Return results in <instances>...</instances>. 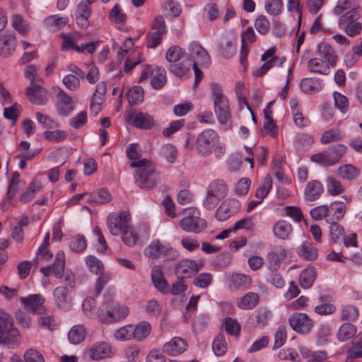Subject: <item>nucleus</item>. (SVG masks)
<instances>
[{"mask_svg":"<svg viewBox=\"0 0 362 362\" xmlns=\"http://www.w3.org/2000/svg\"><path fill=\"white\" fill-rule=\"evenodd\" d=\"M16 37L13 35H0V54L6 57L15 50Z\"/></svg>","mask_w":362,"mask_h":362,"instance_id":"nucleus-26","label":"nucleus"},{"mask_svg":"<svg viewBox=\"0 0 362 362\" xmlns=\"http://www.w3.org/2000/svg\"><path fill=\"white\" fill-rule=\"evenodd\" d=\"M191 62H188L187 64H183V63H175L170 64L169 66V70L176 76L181 78H187L190 76L191 72L189 67Z\"/></svg>","mask_w":362,"mask_h":362,"instance_id":"nucleus-37","label":"nucleus"},{"mask_svg":"<svg viewBox=\"0 0 362 362\" xmlns=\"http://www.w3.org/2000/svg\"><path fill=\"white\" fill-rule=\"evenodd\" d=\"M25 93L29 100L35 105H45L48 100V91L39 83L30 84L27 87Z\"/></svg>","mask_w":362,"mask_h":362,"instance_id":"nucleus-13","label":"nucleus"},{"mask_svg":"<svg viewBox=\"0 0 362 362\" xmlns=\"http://www.w3.org/2000/svg\"><path fill=\"white\" fill-rule=\"evenodd\" d=\"M111 200V195L106 189H100L88 194V202L94 204H103Z\"/></svg>","mask_w":362,"mask_h":362,"instance_id":"nucleus-34","label":"nucleus"},{"mask_svg":"<svg viewBox=\"0 0 362 362\" xmlns=\"http://www.w3.org/2000/svg\"><path fill=\"white\" fill-rule=\"evenodd\" d=\"M240 208V204L236 199H227L223 201L216 212V217L220 221H223L236 214Z\"/></svg>","mask_w":362,"mask_h":362,"instance_id":"nucleus-11","label":"nucleus"},{"mask_svg":"<svg viewBox=\"0 0 362 362\" xmlns=\"http://www.w3.org/2000/svg\"><path fill=\"white\" fill-rule=\"evenodd\" d=\"M70 248L75 252H81L86 248V242L84 236L78 235L70 242Z\"/></svg>","mask_w":362,"mask_h":362,"instance_id":"nucleus-63","label":"nucleus"},{"mask_svg":"<svg viewBox=\"0 0 362 362\" xmlns=\"http://www.w3.org/2000/svg\"><path fill=\"white\" fill-rule=\"evenodd\" d=\"M292 230L293 228L291 224L285 220L279 221L273 226L274 235L282 240L287 239Z\"/></svg>","mask_w":362,"mask_h":362,"instance_id":"nucleus-31","label":"nucleus"},{"mask_svg":"<svg viewBox=\"0 0 362 362\" xmlns=\"http://www.w3.org/2000/svg\"><path fill=\"white\" fill-rule=\"evenodd\" d=\"M189 62L200 66H207L210 63V57L207 51L199 43L193 42L189 46Z\"/></svg>","mask_w":362,"mask_h":362,"instance_id":"nucleus-10","label":"nucleus"},{"mask_svg":"<svg viewBox=\"0 0 362 362\" xmlns=\"http://www.w3.org/2000/svg\"><path fill=\"white\" fill-rule=\"evenodd\" d=\"M151 331V325L146 321L140 322L133 325L134 339L137 341H142L146 339Z\"/></svg>","mask_w":362,"mask_h":362,"instance_id":"nucleus-36","label":"nucleus"},{"mask_svg":"<svg viewBox=\"0 0 362 362\" xmlns=\"http://www.w3.org/2000/svg\"><path fill=\"white\" fill-rule=\"evenodd\" d=\"M207 192L223 199L228 193V186L223 180H215L209 185Z\"/></svg>","mask_w":362,"mask_h":362,"instance_id":"nucleus-29","label":"nucleus"},{"mask_svg":"<svg viewBox=\"0 0 362 362\" xmlns=\"http://www.w3.org/2000/svg\"><path fill=\"white\" fill-rule=\"evenodd\" d=\"M329 212V206L327 205H320L311 209L310 215L313 219L318 221L324 218H327Z\"/></svg>","mask_w":362,"mask_h":362,"instance_id":"nucleus-61","label":"nucleus"},{"mask_svg":"<svg viewBox=\"0 0 362 362\" xmlns=\"http://www.w3.org/2000/svg\"><path fill=\"white\" fill-rule=\"evenodd\" d=\"M129 124L142 129H151L155 122L152 116L142 112H131L128 115Z\"/></svg>","mask_w":362,"mask_h":362,"instance_id":"nucleus-12","label":"nucleus"},{"mask_svg":"<svg viewBox=\"0 0 362 362\" xmlns=\"http://www.w3.org/2000/svg\"><path fill=\"white\" fill-rule=\"evenodd\" d=\"M316 55L322 59H324V61L327 62L330 66L336 65L337 55L334 49L327 43L322 42L318 45Z\"/></svg>","mask_w":362,"mask_h":362,"instance_id":"nucleus-21","label":"nucleus"},{"mask_svg":"<svg viewBox=\"0 0 362 362\" xmlns=\"http://www.w3.org/2000/svg\"><path fill=\"white\" fill-rule=\"evenodd\" d=\"M131 225L129 215L125 211L110 214L107 218V226L113 235H121Z\"/></svg>","mask_w":362,"mask_h":362,"instance_id":"nucleus-8","label":"nucleus"},{"mask_svg":"<svg viewBox=\"0 0 362 362\" xmlns=\"http://www.w3.org/2000/svg\"><path fill=\"white\" fill-rule=\"evenodd\" d=\"M358 6H356L354 0H339L337 5L334 8V13L336 15H340L346 10L358 11Z\"/></svg>","mask_w":362,"mask_h":362,"instance_id":"nucleus-49","label":"nucleus"},{"mask_svg":"<svg viewBox=\"0 0 362 362\" xmlns=\"http://www.w3.org/2000/svg\"><path fill=\"white\" fill-rule=\"evenodd\" d=\"M337 173L342 180L351 182L359 177L361 170L352 164H344L338 168Z\"/></svg>","mask_w":362,"mask_h":362,"instance_id":"nucleus-23","label":"nucleus"},{"mask_svg":"<svg viewBox=\"0 0 362 362\" xmlns=\"http://www.w3.org/2000/svg\"><path fill=\"white\" fill-rule=\"evenodd\" d=\"M57 107L59 114L63 116H68L74 107L71 98L60 89L57 93Z\"/></svg>","mask_w":362,"mask_h":362,"instance_id":"nucleus-18","label":"nucleus"},{"mask_svg":"<svg viewBox=\"0 0 362 362\" xmlns=\"http://www.w3.org/2000/svg\"><path fill=\"white\" fill-rule=\"evenodd\" d=\"M317 272L313 267H308L302 271L299 276L300 285L303 288H309L313 284Z\"/></svg>","mask_w":362,"mask_h":362,"instance_id":"nucleus-33","label":"nucleus"},{"mask_svg":"<svg viewBox=\"0 0 362 362\" xmlns=\"http://www.w3.org/2000/svg\"><path fill=\"white\" fill-rule=\"evenodd\" d=\"M132 168H138L136 171V182L143 189L154 188L160 180V175L155 170L154 166L147 159H140L131 163Z\"/></svg>","mask_w":362,"mask_h":362,"instance_id":"nucleus-2","label":"nucleus"},{"mask_svg":"<svg viewBox=\"0 0 362 362\" xmlns=\"http://www.w3.org/2000/svg\"><path fill=\"white\" fill-rule=\"evenodd\" d=\"M128 103L130 105H136L144 100V89L141 86H135L127 93Z\"/></svg>","mask_w":362,"mask_h":362,"instance_id":"nucleus-40","label":"nucleus"},{"mask_svg":"<svg viewBox=\"0 0 362 362\" xmlns=\"http://www.w3.org/2000/svg\"><path fill=\"white\" fill-rule=\"evenodd\" d=\"M71 291L69 287L59 286L57 287L53 293L54 300L60 308H64L69 302V293Z\"/></svg>","mask_w":362,"mask_h":362,"instance_id":"nucleus-35","label":"nucleus"},{"mask_svg":"<svg viewBox=\"0 0 362 362\" xmlns=\"http://www.w3.org/2000/svg\"><path fill=\"white\" fill-rule=\"evenodd\" d=\"M85 329L81 325L74 326L68 333L69 341L73 344H78L84 340Z\"/></svg>","mask_w":362,"mask_h":362,"instance_id":"nucleus-39","label":"nucleus"},{"mask_svg":"<svg viewBox=\"0 0 362 362\" xmlns=\"http://www.w3.org/2000/svg\"><path fill=\"white\" fill-rule=\"evenodd\" d=\"M300 353L307 362H323L327 358V354L325 351H312L305 346L299 347Z\"/></svg>","mask_w":362,"mask_h":362,"instance_id":"nucleus-28","label":"nucleus"},{"mask_svg":"<svg viewBox=\"0 0 362 362\" xmlns=\"http://www.w3.org/2000/svg\"><path fill=\"white\" fill-rule=\"evenodd\" d=\"M329 211L326 221L328 223H336L344 217L346 206L343 202H334L329 206Z\"/></svg>","mask_w":362,"mask_h":362,"instance_id":"nucleus-24","label":"nucleus"},{"mask_svg":"<svg viewBox=\"0 0 362 362\" xmlns=\"http://www.w3.org/2000/svg\"><path fill=\"white\" fill-rule=\"evenodd\" d=\"M167 82L165 71L164 69L158 67V73L152 78L151 84L154 89L162 88Z\"/></svg>","mask_w":362,"mask_h":362,"instance_id":"nucleus-51","label":"nucleus"},{"mask_svg":"<svg viewBox=\"0 0 362 362\" xmlns=\"http://www.w3.org/2000/svg\"><path fill=\"white\" fill-rule=\"evenodd\" d=\"M348 358L349 359H355L362 357V338L355 340L352 346L349 349Z\"/></svg>","mask_w":362,"mask_h":362,"instance_id":"nucleus-60","label":"nucleus"},{"mask_svg":"<svg viewBox=\"0 0 362 362\" xmlns=\"http://www.w3.org/2000/svg\"><path fill=\"white\" fill-rule=\"evenodd\" d=\"M126 18V14L122 11L118 4H115L110 12L109 18L117 23H124Z\"/></svg>","mask_w":362,"mask_h":362,"instance_id":"nucleus-62","label":"nucleus"},{"mask_svg":"<svg viewBox=\"0 0 362 362\" xmlns=\"http://www.w3.org/2000/svg\"><path fill=\"white\" fill-rule=\"evenodd\" d=\"M255 27L260 34L265 35L269 33L271 25L266 16L260 15L255 20Z\"/></svg>","mask_w":362,"mask_h":362,"instance_id":"nucleus-57","label":"nucleus"},{"mask_svg":"<svg viewBox=\"0 0 362 362\" xmlns=\"http://www.w3.org/2000/svg\"><path fill=\"white\" fill-rule=\"evenodd\" d=\"M89 270L95 274H100L103 269V262L93 255H89L86 259Z\"/></svg>","mask_w":362,"mask_h":362,"instance_id":"nucleus-55","label":"nucleus"},{"mask_svg":"<svg viewBox=\"0 0 362 362\" xmlns=\"http://www.w3.org/2000/svg\"><path fill=\"white\" fill-rule=\"evenodd\" d=\"M52 273L57 278H62L64 270V255L63 252H57L53 264Z\"/></svg>","mask_w":362,"mask_h":362,"instance_id":"nucleus-43","label":"nucleus"},{"mask_svg":"<svg viewBox=\"0 0 362 362\" xmlns=\"http://www.w3.org/2000/svg\"><path fill=\"white\" fill-rule=\"evenodd\" d=\"M266 11L272 15H278L283 7L282 0H267L264 4Z\"/></svg>","mask_w":362,"mask_h":362,"instance_id":"nucleus-58","label":"nucleus"},{"mask_svg":"<svg viewBox=\"0 0 362 362\" xmlns=\"http://www.w3.org/2000/svg\"><path fill=\"white\" fill-rule=\"evenodd\" d=\"M288 321L293 329L299 333H309L313 326V320L305 313H296Z\"/></svg>","mask_w":362,"mask_h":362,"instance_id":"nucleus-9","label":"nucleus"},{"mask_svg":"<svg viewBox=\"0 0 362 362\" xmlns=\"http://www.w3.org/2000/svg\"><path fill=\"white\" fill-rule=\"evenodd\" d=\"M115 338L118 341L134 339L133 325H127L118 329L115 333Z\"/></svg>","mask_w":362,"mask_h":362,"instance_id":"nucleus-48","label":"nucleus"},{"mask_svg":"<svg viewBox=\"0 0 362 362\" xmlns=\"http://www.w3.org/2000/svg\"><path fill=\"white\" fill-rule=\"evenodd\" d=\"M271 317L272 313L269 310L266 308H260L256 314L250 316L247 323L251 324L255 327H264L268 323Z\"/></svg>","mask_w":362,"mask_h":362,"instance_id":"nucleus-22","label":"nucleus"},{"mask_svg":"<svg viewBox=\"0 0 362 362\" xmlns=\"http://www.w3.org/2000/svg\"><path fill=\"white\" fill-rule=\"evenodd\" d=\"M326 182L327 191L331 195H338L345 191L341 182L332 177H328Z\"/></svg>","mask_w":362,"mask_h":362,"instance_id":"nucleus-45","label":"nucleus"},{"mask_svg":"<svg viewBox=\"0 0 362 362\" xmlns=\"http://www.w3.org/2000/svg\"><path fill=\"white\" fill-rule=\"evenodd\" d=\"M18 335L11 315L0 310V344L9 345L16 342Z\"/></svg>","mask_w":362,"mask_h":362,"instance_id":"nucleus-5","label":"nucleus"},{"mask_svg":"<svg viewBox=\"0 0 362 362\" xmlns=\"http://www.w3.org/2000/svg\"><path fill=\"white\" fill-rule=\"evenodd\" d=\"M186 347L187 343L184 339L180 337H174L163 345V351L168 355L176 356L183 353Z\"/></svg>","mask_w":362,"mask_h":362,"instance_id":"nucleus-19","label":"nucleus"},{"mask_svg":"<svg viewBox=\"0 0 362 362\" xmlns=\"http://www.w3.org/2000/svg\"><path fill=\"white\" fill-rule=\"evenodd\" d=\"M259 295L254 292L246 293L243 298L237 300V306L241 309L250 310L255 308L259 303Z\"/></svg>","mask_w":362,"mask_h":362,"instance_id":"nucleus-30","label":"nucleus"},{"mask_svg":"<svg viewBox=\"0 0 362 362\" xmlns=\"http://www.w3.org/2000/svg\"><path fill=\"white\" fill-rule=\"evenodd\" d=\"M330 66L321 58L317 57L308 62V70L311 72L327 75L330 72Z\"/></svg>","mask_w":362,"mask_h":362,"instance_id":"nucleus-32","label":"nucleus"},{"mask_svg":"<svg viewBox=\"0 0 362 362\" xmlns=\"http://www.w3.org/2000/svg\"><path fill=\"white\" fill-rule=\"evenodd\" d=\"M151 279L154 286L161 293H166L170 291L169 285L165 279L160 266H154L151 271Z\"/></svg>","mask_w":362,"mask_h":362,"instance_id":"nucleus-20","label":"nucleus"},{"mask_svg":"<svg viewBox=\"0 0 362 362\" xmlns=\"http://www.w3.org/2000/svg\"><path fill=\"white\" fill-rule=\"evenodd\" d=\"M298 256L308 261H313L317 259L318 251L313 244L308 241H305L297 248Z\"/></svg>","mask_w":362,"mask_h":362,"instance_id":"nucleus-25","label":"nucleus"},{"mask_svg":"<svg viewBox=\"0 0 362 362\" xmlns=\"http://www.w3.org/2000/svg\"><path fill=\"white\" fill-rule=\"evenodd\" d=\"M25 362H45L43 356L35 349H28L23 355Z\"/></svg>","mask_w":362,"mask_h":362,"instance_id":"nucleus-64","label":"nucleus"},{"mask_svg":"<svg viewBox=\"0 0 362 362\" xmlns=\"http://www.w3.org/2000/svg\"><path fill=\"white\" fill-rule=\"evenodd\" d=\"M358 316L357 308L353 305H348L341 310V318L344 321H354Z\"/></svg>","mask_w":362,"mask_h":362,"instance_id":"nucleus-54","label":"nucleus"},{"mask_svg":"<svg viewBox=\"0 0 362 362\" xmlns=\"http://www.w3.org/2000/svg\"><path fill=\"white\" fill-rule=\"evenodd\" d=\"M212 348L217 356H223L226 353L227 351V344L223 333H219L216 337L212 344Z\"/></svg>","mask_w":362,"mask_h":362,"instance_id":"nucleus-42","label":"nucleus"},{"mask_svg":"<svg viewBox=\"0 0 362 362\" xmlns=\"http://www.w3.org/2000/svg\"><path fill=\"white\" fill-rule=\"evenodd\" d=\"M272 187V176L269 175H267L264 178L263 184L261 185L257 188V189L255 192L256 198L262 201L263 199L267 197V195L268 194Z\"/></svg>","mask_w":362,"mask_h":362,"instance_id":"nucleus-46","label":"nucleus"},{"mask_svg":"<svg viewBox=\"0 0 362 362\" xmlns=\"http://www.w3.org/2000/svg\"><path fill=\"white\" fill-rule=\"evenodd\" d=\"M182 57V49L178 46L170 47L165 54V58L170 64L177 62Z\"/></svg>","mask_w":362,"mask_h":362,"instance_id":"nucleus-59","label":"nucleus"},{"mask_svg":"<svg viewBox=\"0 0 362 362\" xmlns=\"http://www.w3.org/2000/svg\"><path fill=\"white\" fill-rule=\"evenodd\" d=\"M152 31L147 35L146 47L155 48L160 44L163 35L167 32L164 18L162 16H157L151 24Z\"/></svg>","mask_w":362,"mask_h":362,"instance_id":"nucleus-7","label":"nucleus"},{"mask_svg":"<svg viewBox=\"0 0 362 362\" xmlns=\"http://www.w3.org/2000/svg\"><path fill=\"white\" fill-rule=\"evenodd\" d=\"M184 217L180 221V228L186 231L199 233L206 227V221L200 217V212L196 208L184 211Z\"/></svg>","mask_w":362,"mask_h":362,"instance_id":"nucleus-4","label":"nucleus"},{"mask_svg":"<svg viewBox=\"0 0 362 362\" xmlns=\"http://www.w3.org/2000/svg\"><path fill=\"white\" fill-rule=\"evenodd\" d=\"M346 151V146L338 144L327 151L312 156L311 160L323 165L332 166L341 160Z\"/></svg>","mask_w":362,"mask_h":362,"instance_id":"nucleus-6","label":"nucleus"},{"mask_svg":"<svg viewBox=\"0 0 362 362\" xmlns=\"http://www.w3.org/2000/svg\"><path fill=\"white\" fill-rule=\"evenodd\" d=\"M195 146L197 152L202 155H208L214 151L215 156L219 158L225 152V148L220 143L217 132L209 129L198 134Z\"/></svg>","mask_w":362,"mask_h":362,"instance_id":"nucleus-3","label":"nucleus"},{"mask_svg":"<svg viewBox=\"0 0 362 362\" xmlns=\"http://www.w3.org/2000/svg\"><path fill=\"white\" fill-rule=\"evenodd\" d=\"M360 17L358 11H349L344 14L341 15L339 19V26L342 29L346 28L348 25H352L355 21L358 20Z\"/></svg>","mask_w":362,"mask_h":362,"instance_id":"nucleus-41","label":"nucleus"},{"mask_svg":"<svg viewBox=\"0 0 362 362\" xmlns=\"http://www.w3.org/2000/svg\"><path fill=\"white\" fill-rule=\"evenodd\" d=\"M324 192L323 185L319 180H313L307 183L303 196L305 202H315L320 197Z\"/></svg>","mask_w":362,"mask_h":362,"instance_id":"nucleus-16","label":"nucleus"},{"mask_svg":"<svg viewBox=\"0 0 362 362\" xmlns=\"http://www.w3.org/2000/svg\"><path fill=\"white\" fill-rule=\"evenodd\" d=\"M45 299L40 294L30 295L27 297H21V302L29 312L42 314L45 308L43 305Z\"/></svg>","mask_w":362,"mask_h":362,"instance_id":"nucleus-14","label":"nucleus"},{"mask_svg":"<svg viewBox=\"0 0 362 362\" xmlns=\"http://www.w3.org/2000/svg\"><path fill=\"white\" fill-rule=\"evenodd\" d=\"M114 296L110 289L104 293V301L98 311L99 320L103 323L119 320L129 313L127 306L115 301Z\"/></svg>","mask_w":362,"mask_h":362,"instance_id":"nucleus-1","label":"nucleus"},{"mask_svg":"<svg viewBox=\"0 0 362 362\" xmlns=\"http://www.w3.org/2000/svg\"><path fill=\"white\" fill-rule=\"evenodd\" d=\"M214 107L218 122L221 124H226L230 115L228 98L214 100Z\"/></svg>","mask_w":362,"mask_h":362,"instance_id":"nucleus-17","label":"nucleus"},{"mask_svg":"<svg viewBox=\"0 0 362 362\" xmlns=\"http://www.w3.org/2000/svg\"><path fill=\"white\" fill-rule=\"evenodd\" d=\"M342 139V135L338 129H332L323 132L320 136V142L327 144L331 142L337 141Z\"/></svg>","mask_w":362,"mask_h":362,"instance_id":"nucleus-44","label":"nucleus"},{"mask_svg":"<svg viewBox=\"0 0 362 362\" xmlns=\"http://www.w3.org/2000/svg\"><path fill=\"white\" fill-rule=\"evenodd\" d=\"M357 332L356 327L349 322L342 324L337 332V339L341 341H345L353 337Z\"/></svg>","mask_w":362,"mask_h":362,"instance_id":"nucleus-38","label":"nucleus"},{"mask_svg":"<svg viewBox=\"0 0 362 362\" xmlns=\"http://www.w3.org/2000/svg\"><path fill=\"white\" fill-rule=\"evenodd\" d=\"M198 272L197 262L191 259H183L175 267V273L178 278H189Z\"/></svg>","mask_w":362,"mask_h":362,"instance_id":"nucleus-15","label":"nucleus"},{"mask_svg":"<svg viewBox=\"0 0 362 362\" xmlns=\"http://www.w3.org/2000/svg\"><path fill=\"white\" fill-rule=\"evenodd\" d=\"M160 153L169 163H174L177 155L176 147L170 144L164 145L160 149Z\"/></svg>","mask_w":362,"mask_h":362,"instance_id":"nucleus-53","label":"nucleus"},{"mask_svg":"<svg viewBox=\"0 0 362 362\" xmlns=\"http://www.w3.org/2000/svg\"><path fill=\"white\" fill-rule=\"evenodd\" d=\"M90 356L93 360H99L110 356V346L105 342H98L92 346L90 349Z\"/></svg>","mask_w":362,"mask_h":362,"instance_id":"nucleus-27","label":"nucleus"},{"mask_svg":"<svg viewBox=\"0 0 362 362\" xmlns=\"http://www.w3.org/2000/svg\"><path fill=\"white\" fill-rule=\"evenodd\" d=\"M163 247V245L158 240H154L145 249L144 253L151 258L158 259L162 255Z\"/></svg>","mask_w":362,"mask_h":362,"instance_id":"nucleus-47","label":"nucleus"},{"mask_svg":"<svg viewBox=\"0 0 362 362\" xmlns=\"http://www.w3.org/2000/svg\"><path fill=\"white\" fill-rule=\"evenodd\" d=\"M122 239L127 246H134L139 240L138 234L134 231L132 225L127 228L122 234Z\"/></svg>","mask_w":362,"mask_h":362,"instance_id":"nucleus-50","label":"nucleus"},{"mask_svg":"<svg viewBox=\"0 0 362 362\" xmlns=\"http://www.w3.org/2000/svg\"><path fill=\"white\" fill-rule=\"evenodd\" d=\"M61 37L63 39V42L61 46V49L62 51H69L71 49L76 50L78 40L77 36L68 34H62Z\"/></svg>","mask_w":362,"mask_h":362,"instance_id":"nucleus-52","label":"nucleus"},{"mask_svg":"<svg viewBox=\"0 0 362 362\" xmlns=\"http://www.w3.org/2000/svg\"><path fill=\"white\" fill-rule=\"evenodd\" d=\"M45 22L49 28L53 30H59L67 23L65 18L58 16H50L45 19Z\"/></svg>","mask_w":362,"mask_h":362,"instance_id":"nucleus-56","label":"nucleus"}]
</instances>
